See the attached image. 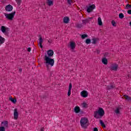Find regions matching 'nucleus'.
I'll list each match as a JSON object with an SVG mask.
<instances>
[{"label":"nucleus","instance_id":"f257e3e1","mask_svg":"<svg viewBox=\"0 0 131 131\" xmlns=\"http://www.w3.org/2000/svg\"><path fill=\"white\" fill-rule=\"evenodd\" d=\"M105 111L102 107H100L98 111L94 112V117L96 119H100L104 116Z\"/></svg>","mask_w":131,"mask_h":131},{"label":"nucleus","instance_id":"f03ea898","mask_svg":"<svg viewBox=\"0 0 131 131\" xmlns=\"http://www.w3.org/2000/svg\"><path fill=\"white\" fill-rule=\"evenodd\" d=\"M44 60L45 61V63L46 67L49 68V66H51V67L54 66V64H55V60L54 59L51 58V57H48V55H46L45 56Z\"/></svg>","mask_w":131,"mask_h":131},{"label":"nucleus","instance_id":"7ed1b4c3","mask_svg":"<svg viewBox=\"0 0 131 131\" xmlns=\"http://www.w3.org/2000/svg\"><path fill=\"white\" fill-rule=\"evenodd\" d=\"M80 123L82 128H86L88 126L90 125L89 119H88L87 118H81Z\"/></svg>","mask_w":131,"mask_h":131},{"label":"nucleus","instance_id":"20e7f679","mask_svg":"<svg viewBox=\"0 0 131 131\" xmlns=\"http://www.w3.org/2000/svg\"><path fill=\"white\" fill-rule=\"evenodd\" d=\"M16 14V11H14L11 13H4V15L5 16V18L7 19V20H9V21H13L14 19V17H15V15Z\"/></svg>","mask_w":131,"mask_h":131},{"label":"nucleus","instance_id":"39448f33","mask_svg":"<svg viewBox=\"0 0 131 131\" xmlns=\"http://www.w3.org/2000/svg\"><path fill=\"white\" fill-rule=\"evenodd\" d=\"M96 9V5L95 4L89 5L88 6H86V12L87 13H91L94 10Z\"/></svg>","mask_w":131,"mask_h":131},{"label":"nucleus","instance_id":"423d86ee","mask_svg":"<svg viewBox=\"0 0 131 131\" xmlns=\"http://www.w3.org/2000/svg\"><path fill=\"white\" fill-rule=\"evenodd\" d=\"M0 30L1 31H2V32H3V33H4V34H6V33H8V32L10 31V28L7 27L2 26H1Z\"/></svg>","mask_w":131,"mask_h":131},{"label":"nucleus","instance_id":"0eeeda50","mask_svg":"<svg viewBox=\"0 0 131 131\" xmlns=\"http://www.w3.org/2000/svg\"><path fill=\"white\" fill-rule=\"evenodd\" d=\"M93 17H88L86 19H83L82 20V23L83 25H86L88 23H90V22L91 21V20H93Z\"/></svg>","mask_w":131,"mask_h":131},{"label":"nucleus","instance_id":"6e6552de","mask_svg":"<svg viewBox=\"0 0 131 131\" xmlns=\"http://www.w3.org/2000/svg\"><path fill=\"white\" fill-rule=\"evenodd\" d=\"M13 115H14V119H15V120H17L19 116L18 114V109L15 108L14 110Z\"/></svg>","mask_w":131,"mask_h":131},{"label":"nucleus","instance_id":"1a4fd4ad","mask_svg":"<svg viewBox=\"0 0 131 131\" xmlns=\"http://www.w3.org/2000/svg\"><path fill=\"white\" fill-rule=\"evenodd\" d=\"M5 10L6 12H11V11H13V6L11 5H8L6 6Z\"/></svg>","mask_w":131,"mask_h":131},{"label":"nucleus","instance_id":"9d476101","mask_svg":"<svg viewBox=\"0 0 131 131\" xmlns=\"http://www.w3.org/2000/svg\"><path fill=\"white\" fill-rule=\"evenodd\" d=\"M47 57H49V58H52L53 56H54V51L52 50H49L47 51Z\"/></svg>","mask_w":131,"mask_h":131},{"label":"nucleus","instance_id":"9b49d317","mask_svg":"<svg viewBox=\"0 0 131 131\" xmlns=\"http://www.w3.org/2000/svg\"><path fill=\"white\" fill-rule=\"evenodd\" d=\"M118 68V65L117 64H113L111 66V69L114 71H116Z\"/></svg>","mask_w":131,"mask_h":131},{"label":"nucleus","instance_id":"f8f14e48","mask_svg":"<svg viewBox=\"0 0 131 131\" xmlns=\"http://www.w3.org/2000/svg\"><path fill=\"white\" fill-rule=\"evenodd\" d=\"M81 97L83 98H86L89 95V93H88V91H83L80 93Z\"/></svg>","mask_w":131,"mask_h":131},{"label":"nucleus","instance_id":"ddd939ff","mask_svg":"<svg viewBox=\"0 0 131 131\" xmlns=\"http://www.w3.org/2000/svg\"><path fill=\"white\" fill-rule=\"evenodd\" d=\"M69 47H70L71 50H74V49H75L76 43H75V42L71 41L70 43Z\"/></svg>","mask_w":131,"mask_h":131},{"label":"nucleus","instance_id":"4468645a","mask_svg":"<svg viewBox=\"0 0 131 131\" xmlns=\"http://www.w3.org/2000/svg\"><path fill=\"white\" fill-rule=\"evenodd\" d=\"M72 89V83H70L69 86V90L68 91V96L69 97H70L71 95V89Z\"/></svg>","mask_w":131,"mask_h":131},{"label":"nucleus","instance_id":"2eb2a0df","mask_svg":"<svg viewBox=\"0 0 131 131\" xmlns=\"http://www.w3.org/2000/svg\"><path fill=\"white\" fill-rule=\"evenodd\" d=\"M74 111L75 113H79L80 112V107L78 106H76L74 107Z\"/></svg>","mask_w":131,"mask_h":131},{"label":"nucleus","instance_id":"dca6fc26","mask_svg":"<svg viewBox=\"0 0 131 131\" xmlns=\"http://www.w3.org/2000/svg\"><path fill=\"white\" fill-rule=\"evenodd\" d=\"M63 23L68 24L69 23V17L66 16L63 18Z\"/></svg>","mask_w":131,"mask_h":131},{"label":"nucleus","instance_id":"f3484780","mask_svg":"<svg viewBox=\"0 0 131 131\" xmlns=\"http://www.w3.org/2000/svg\"><path fill=\"white\" fill-rule=\"evenodd\" d=\"M81 106L82 108H85V109H86V108H88L89 107V104L85 102H84L81 103Z\"/></svg>","mask_w":131,"mask_h":131},{"label":"nucleus","instance_id":"a211bd4d","mask_svg":"<svg viewBox=\"0 0 131 131\" xmlns=\"http://www.w3.org/2000/svg\"><path fill=\"white\" fill-rule=\"evenodd\" d=\"M98 23L99 26H102L103 25V22H102V19L100 17L98 18Z\"/></svg>","mask_w":131,"mask_h":131},{"label":"nucleus","instance_id":"6ab92c4d","mask_svg":"<svg viewBox=\"0 0 131 131\" xmlns=\"http://www.w3.org/2000/svg\"><path fill=\"white\" fill-rule=\"evenodd\" d=\"M47 3L49 6H54V2H53V0H48Z\"/></svg>","mask_w":131,"mask_h":131},{"label":"nucleus","instance_id":"aec40b11","mask_svg":"<svg viewBox=\"0 0 131 131\" xmlns=\"http://www.w3.org/2000/svg\"><path fill=\"white\" fill-rule=\"evenodd\" d=\"M5 38L0 36V45H3L5 42Z\"/></svg>","mask_w":131,"mask_h":131},{"label":"nucleus","instance_id":"412c9836","mask_svg":"<svg viewBox=\"0 0 131 131\" xmlns=\"http://www.w3.org/2000/svg\"><path fill=\"white\" fill-rule=\"evenodd\" d=\"M2 124H3V126H4V127H8V126H9V123L8 121L3 122Z\"/></svg>","mask_w":131,"mask_h":131},{"label":"nucleus","instance_id":"4be33fe9","mask_svg":"<svg viewBox=\"0 0 131 131\" xmlns=\"http://www.w3.org/2000/svg\"><path fill=\"white\" fill-rule=\"evenodd\" d=\"M102 63L104 64V65H107L108 64V60L106 58L102 59Z\"/></svg>","mask_w":131,"mask_h":131},{"label":"nucleus","instance_id":"5701e85b","mask_svg":"<svg viewBox=\"0 0 131 131\" xmlns=\"http://www.w3.org/2000/svg\"><path fill=\"white\" fill-rule=\"evenodd\" d=\"M115 113H116V114H120V109L118 107L115 110Z\"/></svg>","mask_w":131,"mask_h":131},{"label":"nucleus","instance_id":"b1692460","mask_svg":"<svg viewBox=\"0 0 131 131\" xmlns=\"http://www.w3.org/2000/svg\"><path fill=\"white\" fill-rule=\"evenodd\" d=\"M9 100H10L11 102H12V103H14V104L16 103V102H17V100L15 99H14L12 97L10 98Z\"/></svg>","mask_w":131,"mask_h":131},{"label":"nucleus","instance_id":"393cba45","mask_svg":"<svg viewBox=\"0 0 131 131\" xmlns=\"http://www.w3.org/2000/svg\"><path fill=\"white\" fill-rule=\"evenodd\" d=\"M100 123L102 127H106V126L105 125L104 122H103V121H102V120H100Z\"/></svg>","mask_w":131,"mask_h":131},{"label":"nucleus","instance_id":"a878e982","mask_svg":"<svg viewBox=\"0 0 131 131\" xmlns=\"http://www.w3.org/2000/svg\"><path fill=\"white\" fill-rule=\"evenodd\" d=\"M119 18H120V19H123V18H124V15L123 14V13H120L119 14Z\"/></svg>","mask_w":131,"mask_h":131},{"label":"nucleus","instance_id":"bb28decb","mask_svg":"<svg viewBox=\"0 0 131 131\" xmlns=\"http://www.w3.org/2000/svg\"><path fill=\"white\" fill-rule=\"evenodd\" d=\"M83 25H82V24H78L76 25L77 28H81Z\"/></svg>","mask_w":131,"mask_h":131},{"label":"nucleus","instance_id":"cd10ccee","mask_svg":"<svg viewBox=\"0 0 131 131\" xmlns=\"http://www.w3.org/2000/svg\"><path fill=\"white\" fill-rule=\"evenodd\" d=\"M124 97L126 100H127L128 101H130L131 98L127 95H124Z\"/></svg>","mask_w":131,"mask_h":131},{"label":"nucleus","instance_id":"c85d7f7f","mask_svg":"<svg viewBox=\"0 0 131 131\" xmlns=\"http://www.w3.org/2000/svg\"><path fill=\"white\" fill-rule=\"evenodd\" d=\"M42 42H43V39L41 37H40L39 39V43H42Z\"/></svg>","mask_w":131,"mask_h":131},{"label":"nucleus","instance_id":"c756f323","mask_svg":"<svg viewBox=\"0 0 131 131\" xmlns=\"http://www.w3.org/2000/svg\"><path fill=\"white\" fill-rule=\"evenodd\" d=\"M92 43H93L94 45H96L97 43V39L93 38L92 39Z\"/></svg>","mask_w":131,"mask_h":131},{"label":"nucleus","instance_id":"7c9ffc66","mask_svg":"<svg viewBox=\"0 0 131 131\" xmlns=\"http://www.w3.org/2000/svg\"><path fill=\"white\" fill-rule=\"evenodd\" d=\"M113 88H114V86L112 85H111L107 86V89L108 90H112V89H113Z\"/></svg>","mask_w":131,"mask_h":131},{"label":"nucleus","instance_id":"2f4dec72","mask_svg":"<svg viewBox=\"0 0 131 131\" xmlns=\"http://www.w3.org/2000/svg\"><path fill=\"white\" fill-rule=\"evenodd\" d=\"M16 3H17V5L20 6L21 5V3H22V1H21V0H16Z\"/></svg>","mask_w":131,"mask_h":131},{"label":"nucleus","instance_id":"473e14b6","mask_svg":"<svg viewBox=\"0 0 131 131\" xmlns=\"http://www.w3.org/2000/svg\"><path fill=\"white\" fill-rule=\"evenodd\" d=\"M112 24L114 27H116V23L114 20L112 21Z\"/></svg>","mask_w":131,"mask_h":131},{"label":"nucleus","instance_id":"72a5a7b5","mask_svg":"<svg viewBox=\"0 0 131 131\" xmlns=\"http://www.w3.org/2000/svg\"><path fill=\"white\" fill-rule=\"evenodd\" d=\"M85 43L87 45H89V44L91 43V39H86V40H85Z\"/></svg>","mask_w":131,"mask_h":131},{"label":"nucleus","instance_id":"f704fd0d","mask_svg":"<svg viewBox=\"0 0 131 131\" xmlns=\"http://www.w3.org/2000/svg\"><path fill=\"white\" fill-rule=\"evenodd\" d=\"M85 37H88V35L84 34L81 35V38H82V39H84Z\"/></svg>","mask_w":131,"mask_h":131},{"label":"nucleus","instance_id":"c9c22d12","mask_svg":"<svg viewBox=\"0 0 131 131\" xmlns=\"http://www.w3.org/2000/svg\"><path fill=\"white\" fill-rule=\"evenodd\" d=\"M6 129L4 126H1L0 127V131H5Z\"/></svg>","mask_w":131,"mask_h":131},{"label":"nucleus","instance_id":"e433bc0d","mask_svg":"<svg viewBox=\"0 0 131 131\" xmlns=\"http://www.w3.org/2000/svg\"><path fill=\"white\" fill-rule=\"evenodd\" d=\"M126 9H130L131 8V6L129 4H128L126 6Z\"/></svg>","mask_w":131,"mask_h":131},{"label":"nucleus","instance_id":"4c0bfd02","mask_svg":"<svg viewBox=\"0 0 131 131\" xmlns=\"http://www.w3.org/2000/svg\"><path fill=\"white\" fill-rule=\"evenodd\" d=\"M67 2L69 5H71V3H72V0H67Z\"/></svg>","mask_w":131,"mask_h":131},{"label":"nucleus","instance_id":"58836bf2","mask_svg":"<svg viewBox=\"0 0 131 131\" xmlns=\"http://www.w3.org/2000/svg\"><path fill=\"white\" fill-rule=\"evenodd\" d=\"M39 46L41 49H42L43 46H42V43H39Z\"/></svg>","mask_w":131,"mask_h":131},{"label":"nucleus","instance_id":"ea45409f","mask_svg":"<svg viewBox=\"0 0 131 131\" xmlns=\"http://www.w3.org/2000/svg\"><path fill=\"white\" fill-rule=\"evenodd\" d=\"M18 71L20 72V74L22 73V69L21 68H19L18 69Z\"/></svg>","mask_w":131,"mask_h":131},{"label":"nucleus","instance_id":"a19ab883","mask_svg":"<svg viewBox=\"0 0 131 131\" xmlns=\"http://www.w3.org/2000/svg\"><path fill=\"white\" fill-rule=\"evenodd\" d=\"M127 13H128V14H129V15H131V10H128Z\"/></svg>","mask_w":131,"mask_h":131},{"label":"nucleus","instance_id":"79ce46f5","mask_svg":"<svg viewBox=\"0 0 131 131\" xmlns=\"http://www.w3.org/2000/svg\"><path fill=\"white\" fill-rule=\"evenodd\" d=\"M30 51H31V48L30 47H29L28 48V52H30Z\"/></svg>","mask_w":131,"mask_h":131},{"label":"nucleus","instance_id":"37998d69","mask_svg":"<svg viewBox=\"0 0 131 131\" xmlns=\"http://www.w3.org/2000/svg\"><path fill=\"white\" fill-rule=\"evenodd\" d=\"M48 42H49V43H52L53 42V40H48Z\"/></svg>","mask_w":131,"mask_h":131},{"label":"nucleus","instance_id":"c03bdc74","mask_svg":"<svg viewBox=\"0 0 131 131\" xmlns=\"http://www.w3.org/2000/svg\"><path fill=\"white\" fill-rule=\"evenodd\" d=\"M94 131H98V128L97 127L94 128Z\"/></svg>","mask_w":131,"mask_h":131},{"label":"nucleus","instance_id":"a18cd8bd","mask_svg":"<svg viewBox=\"0 0 131 131\" xmlns=\"http://www.w3.org/2000/svg\"><path fill=\"white\" fill-rule=\"evenodd\" d=\"M96 53H97V54H99V53H100V50H96Z\"/></svg>","mask_w":131,"mask_h":131},{"label":"nucleus","instance_id":"49530a36","mask_svg":"<svg viewBox=\"0 0 131 131\" xmlns=\"http://www.w3.org/2000/svg\"><path fill=\"white\" fill-rule=\"evenodd\" d=\"M129 24L130 26L131 27V21L129 22Z\"/></svg>","mask_w":131,"mask_h":131},{"label":"nucleus","instance_id":"de8ad7c7","mask_svg":"<svg viewBox=\"0 0 131 131\" xmlns=\"http://www.w3.org/2000/svg\"><path fill=\"white\" fill-rule=\"evenodd\" d=\"M41 130L42 131V130H43V129H41Z\"/></svg>","mask_w":131,"mask_h":131}]
</instances>
